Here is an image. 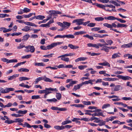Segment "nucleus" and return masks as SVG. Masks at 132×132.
<instances>
[{
    "mask_svg": "<svg viewBox=\"0 0 132 132\" xmlns=\"http://www.w3.org/2000/svg\"><path fill=\"white\" fill-rule=\"evenodd\" d=\"M110 86L112 87L111 90L112 92H116L122 89V87L120 85H115L113 83L111 84Z\"/></svg>",
    "mask_w": 132,
    "mask_h": 132,
    "instance_id": "1",
    "label": "nucleus"
},
{
    "mask_svg": "<svg viewBox=\"0 0 132 132\" xmlns=\"http://www.w3.org/2000/svg\"><path fill=\"white\" fill-rule=\"evenodd\" d=\"M53 91L57 92V90L56 88H45V90H39L38 91V93H39L40 94H42L43 93H45V94L46 93L50 91Z\"/></svg>",
    "mask_w": 132,
    "mask_h": 132,
    "instance_id": "2",
    "label": "nucleus"
},
{
    "mask_svg": "<svg viewBox=\"0 0 132 132\" xmlns=\"http://www.w3.org/2000/svg\"><path fill=\"white\" fill-rule=\"evenodd\" d=\"M63 42H57L56 43H53L50 45H48L47 46V50H50L53 47L57 46L58 45H60L62 44Z\"/></svg>",
    "mask_w": 132,
    "mask_h": 132,
    "instance_id": "3",
    "label": "nucleus"
},
{
    "mask_svg": "<svg viewBox=\"0 0 132 132\" xmlns=\"http://www.w3.org/2000/svg\"><path fill=\"white\" fill-rule=\"evenodd\" d=\"M85 19H77L73 20L72 21L73 23H76V24L78 25H80L82 24V22L84 21Z\"/></svg>",
    "mask_w": 132,
    "mask_h": 132,
    "instance_id": "4",
    "label": "nucleus"
},
{
    "mask_svg": "<svg viewBox=\"0 0 132 132\" xmlns=\"http://www.w3.org/2000/svg\"><path fill=\"white\" fill-rule=\"evenodd\" d=\"M116 76L118 78L121 79L123 80H129L131 78L130 77L127 76H123L121 75H118Z\"/></svg>",
    "mask_w": 132,
    "mask_h": 132,
    "instance_id": "5",
    "label": "nucleus"
},
{
    "mask_svg": "<svg viewBox=\"0 0 132 132\" xmlns=\"http://www.w3.org/2000/svg\"><path fill=\"white\" fill-rule=\"evenodd\" d=\"M25 48L27 49H29L30 52L32 53H34L35 50V48L33 45H28L26 46Z\"/></svg>",
    "mask_w": 132,
    "mask_h": 132,
    "instance_id": "6",
    "label": "nucleus"
},
{
    "mask_svg": "<svg viewBox=\"0 0 132 132\" xmlns=\"http://www.w3.org/2000/svg\"><path fill=\"white\" fill-rule=\"evenodd\" d=\"M95 80H89L88 81H86L84 82H82L81 83L82 86L84 85L88 84H90L91 85H93V82Z\"/></svg>",
    "mask_w": 132,
    "mask_h": 132,
    "instance_id": "7",
    "label": "nucleus"
},
{
    "mask_svg": "<svg viewBox=\"0 0 132 132\" xmlns=\"http://www.w3.org/2000/svg\"><path fill=\"white\" fill-rule=\"evenodd\" d=\"M88 58L86 57H79L75 60V62H77L79 61H84L87 60Z\"/></svg>",
    "mask_w": 132,
    "mask_h": 132,
    "instance_id": "8",
    "label": "nucleus"
},
{
    "mask_svg": "<svg viewBox=\"0 0 132 132\" xmlns=\"http://www.w3.org/2000/svg\"><path fill=\"white\" fill-rule=\"evenodd\" d=\"M82 86L81 83L78 84L74 86L73 88L72 89V90L73 91L76 90L77 89H79L80 87Z\"/></svg>",
    "mask_w": 132,
    "mask_h": 132,
    "instance_id": "9",
    "label": "nucleus"
},
{
    "mask_svg": "<svg viewBox=\"0 0 132 132\" xmlns=\"http://www.w3.org/2000/svg\"><path fill=\"white\" fill-rule=\"evenodd\" d=\"M104 18L105 20H115L117 19V18L112 16H109L108 17H105Z\"/></svg>",
    "mask_w": 132,
    "mask_h": 132,
    "instance_id": "10",
    "label": "nucleus"
},
{
    "mask_svg": "<svg viewBox=\"0 0 132 132\" xmlns=\"http://www.w3.org/2000/svg\"><path fill=\"white\" fill-rule=\"evenodd\" d=\"M103 80L105 81H114L117 80L118 79L117 78H105L103 79Z\"/></svg>",
    "mask_w": 132,
    "mask_h": 132,
    "instance_id": "11",
    "label": "nucleus"
},
{
    "mask_svg": "<svg viewBox=\"0 0 132 132\" xmlns=\"http://www.w3.org/2000/svg\"><path fill=\"white\" fill-rule=\"evenodd\" d=\"M99 65L104 66H108L109 67H110V64L108 62L105 61L104 62L101 63H99L98 64Z\"/></svg>",
    "mask_w": 132,
    "mask_h": 132,
    "instance_id": "12",
    "label": "nucleus"
},
{
    "mask_svg": "<svg viewBox=\"0 0 132 132\" xmlns=\"http://www.w3.org/2000/svg\"><path fill=\"white\" fill-rule=\"evenodd\" d=\"M101 116L103 117H104L105 116L104 115L102 112H99L98 113H95L92 114V116L94 117L95 116Z\"/></svg>",
    "mask_w": 132,
    "mask_h": 132,
    "instance_id": "13",
    "label": "nucleus"
},
{
    "mask_svg": "<svg viewBox=\"0 0 132 132\" xmlns=\"http://www.w3.org/2000/svg\"><path fill=\"white\" fill-rule=\"evenodd\" d=\"M120 55H121V54L119 53H114L112 55V58L113 59L118 57H120Z\"/></svg>",
    "mask_w": 132,
    "mask_h": 132,
    "instance_id": "14",
    "label": "nucleus"
},
{
    "mask_svg": "<svg viewBox=\"0 0 132 132\" xmlns=\"http://www.w3.org/2000/svg\"><path fill=\"white\" fill-rule=\"evenodd\" d=\"M68 47H70L71 49L76 50L79 48V47L77 46L73 45L71 44H68Z\"/></svg>",
    "mask_w": 132,
    "mask_h": 132,
    "instance_id": "15",
    "label": "nucleus"
},
{
    "mask_svg": "<svg viewBox=\"0 0 132 132\" xmlns=\"http://www.w3.org/2000/svg\"><path fill=\"white\" fill-rule=\"evenodd\" d=\"M19 74H15L14 75L12 76H10L9 78H8V80H11L15 78L16 77H18Z\"/></svg>",
    "mask_w": 132,
    "mask_h": 132,
    "instance_id": "16",
    "label": "nucleus"
},
{
    "mask_svg": "<svg viewBox=\"0 0 132 132\" xmlns=\"http://www.w3.org/2000/svg\"><path fill=\"white\" fill-rule=\"evenodd\" d=\"M95 122H100L101 123L100 124H98V125L100 126H102V125H105V122L104 121H103L102 120H98L96 121H94Z\"/></svg>",
    "mask_w": 132,
    "mask_h": 132,
    "instance_id": "17",
    "label": "nucleus"
},
{
    "mask_svg": "<svg viewBox=\"0 0 132 132\" xmlns=\"http://www.w3.org/2000/svg\"><path fill=\"white\" fill-rule=\"evenodd\" d=\"M43 80L45 82H53V81L49 78L46 77L45 76H44Z\"/></svg>",
    "mask_w": 132,
    "mask_h": 132,
    "instance_id": "18",
    "label": "nucleus"
},
{
    "mask_svg": "<svg viewBox=\"0 0 132 132\" xmlns=\"http://www.w3.org/2000/svg\"><path fill=\"white\" fill-rule=\"evenodd\" d=\"M109 48H110L109 47L105 46L102 47L101 50L104 51L106 52H108L109 51Z\"/></svg>",
    "mask_w": 132,
    "mask_h": 132,
    "instance_id": "19",
    "label": "nucleus"
},
{
    "mask_svg": "<svg viewBox=\"0 0 132 132\" xmlns=\"http://www.w3.org/2000/svg\"><path fill=\"white\" fill-rule=\"evenodd\" d=\"M64 38H75V36L73 35L69 34L64 35Z\"/></svg>",
    "mask_w": 132,
    "mask_h": 132,
    "instance_id": "20",
    "label": "nucleus"
},
{
    "mask_svg": "<svg viewBox=\"0 0 132 132\" xmlns=\"http://www.w3.org/2000/svg\"><path fill=\"white\" fill-rule=\"evenodd\" d=\"M34 64V65L35 66H45V64L43 63L42 62H35Z\"/></svg>",
    "mask_w": 132,
    "mask_h": 132,
    "instance_id": "21",
    "label": "nucleus"
},
{
    "mask_svg": "<svg viewBox=\"0 0 132 132\" xmlns=\"http://www.w3.org/2000/svg\"><path fill=\"white\" fill-rule=\"evenodd\" d=\"M122 48H130L131 47L130 43L127 44H125L122 45L121 46Z\"/></svg>",
    "mask_w": 132,
    "mask_h": 132,
    "instance_id": "22",
    "label": "nucleus"
},
{
    "mask_svg": "<svg viewBox=\"0 0 132 132\" xmlns=\"http://www.w3.org/2000/svg\"><path fill=\"white\" fill-rule=\"evenodd\" d=\"M30 79V78L24 77H22L19 78V80L20 81H22L25 80H28Z\"/></svg>",
    "mask_w": 132,
    "mask_h": 132,
    "instance_id": "23",
    "label": "nucleus"
},
{
    "mask_svg": "<svg viewBox=\"0 0 132 132\" xmlns=\"http://www.w3.org/2000/svg\"><path fill=\"white\" fill-rule=\"evenodd\" d=\"M45 18V17L44 16L42 15H39L37 16H36V19H37L42 20Z\"/></svg>",
    "mask_w": 132,
    "mask_h": 132,
    "instance_id": "24",
    "label": "nucleus"
},
{
    "mask_svg": "<svg viewBox=\"0 0 132 132\" xmlns=\"http://www.w3.org/2000/svg\"><path fill=\"white\" fill-rule=\"evenodd\" d=\"M30 37V35L28 34H27L24 36L23 37V38L22 40L25 41L27 40L29 37Z\"/></svg>",
    "mask_w": 132,
    "mask_h": 132,
    "instance_id": "25",
    "label": "nucleus"
},
{
    "mask_svg": "<svg viewBox=\"0 0 132 132\" xmlns=\"http://www.w3.org/2000/svg\"><path fill=\"white\" fill-rule=\"evenodd\" d=\"M96 5L98 7L105 10V5H103L102 4L96 3Z\"/></svg>",
    "mask_w": 132,
    "mask_h": 132,
    "instance_id": "26",
    "label": "nucleus"
},
{
    "mask_svg": "<svg viewBox=\"0 0 132 132\" xmlns=\"http://www.w3.org/2000/svg\"><path fill=\"white\" fill-rule=\"evenodd\" d=\"M80 120V119L77 118H73L72 120V121L73 122H75L76 123H80V121H78V120Z\"/></svg>",
    "mask_w": 132,
    "mask_h": 132,
    "instance_id": "27",
    "label": "nucleus"
},
{
    "mask_svg": "<svg viewBox=\"0 0 132 132\" xmlns=\"http://www.w3.org/2000/svg\"><path fill=\"white\" fill-rule=\"evenodd\" d=\"M27 110H25L24 111H22L19 110L17 112V113L19 114H26L27 112Z\"/></svg>",
    "mask_w": 132,
    "mask_h": 132,
    "instance_id": "28",
    "label": "nucleus"
},
{
    "mask_svg": "<svg viewBox=\"0 0 132 132\" xmlns=\"http://www.w3.org/2000/svg\"><path fill=\"white\" fill-rule=\"evenodd\" d=\"M18 71L19 72H29V69L24 68H21L18 70Z\"/></svg>",
    "mask_w": 132,
    "mask_h": 132,
    "instance_id": "29",
    "label": "nucleus"
},
{
    "mask_svg": "<svg viewBox=\"0 0 132 132\" xmlns=\"http://www.w3.org/2000/svg\"><path fill=\"white\" fill-rule=\"evenodd\" d=\"M30 27L28 26H26L24 28L22 29V30L23 31L25 32H27L30 29Z\"/></svg>",
    "mask_w": 132,
    "mask_h": 132,
    "instance_id": "30",
    "label": "nucleus"
},
{
    "mask_svg": "<svg viewBox=\"0 0 132 132\" xmlns=\"http://www.w3.org/2000/svg\"><path fill=\"white\" fill-rule=\"evenodd\" d=\"M75 55V53H69V54H63V55L64 56V57H65L68 56H71L73 55Z\"/></svg>",
    "mask_w": 132,
    "mask_h": 132,
    "instance_id": "31",
    "label": "nucleus"
},
{
    "mask_svg": "<svg viewBox=\"0 0 132 132\" xmlns=\"http://www.w3.org/2000/svg\"><path fill=\"white\" fill-rule=\"evenodd\" d=\"M104 18H103L102 17H98L95 18L94 19L95 21H103L104 20Z\"/></svg>",
    "mask_w": 132,
    "mask_h": 132,
    "instance_id": "32",
    "label": "nucleus"
},
{
    "mask_svg": "<svg viewBox=\"0 0 132 132\" xmlns=\"http://www.w3.org/2000/svg\"><path fill=\"white\" fill-rule=\"evenodd\" d=\"M31 127H33L34 128H36L38 127H39V128L41 130H43V127L41 125H39L38 126L36 125H33L31 126Z\"/></svg>",
    "mask_w": 132,
    "mask_h": 132,
    "instance_id": "33",
    "label": "nucleus"
},
{
    "mask_svg": "<svg viewBox=\"0 0 132 132\" xmlns=\"http://www.w3.org/2000/svg\"><path fill=\"white\" fill-rule=\"evenodd\" d=\"M43 77H39L37 78L36 79V80L35 81V84H37L40 81L43 80Z\"/></svg>",
    "mask_w": 132,
    "mask_h": 132,
    "instance_id": "34",
    "label": "nucleus"
},
{
    "mask_svg": "<svg viewBox=\"0 0 132 132\" xmlns=\"http://www.w3.org/2000/svg\"><path fill=\"white\" fill-rule=\"evenodd\" d=\"M31 126L30 125L29 123L27 122H24L23 124V127H27L28 128H30L31 127Z\"/></svg>",
    "mask_w": 132,
    "mask_h": 132,
    "instance_id": "35",
    "label": "nucleus"
},
{
    "mask_svg": "<svg viewBox=\"0 0 132 132\" xmlns=\"http://www.w3.org/2000/svg\"><path fill=\"white\" fill-rule=\"evenodd\" d=\"M127 26L126 24H122L120 23H118V28L119 27H126Z\"/></svg>",
    "mask_w": 132,
    "mask_h": 132,
    "instance_id": "36",
    "label": "nucleus"
},
{
    "mask_svg": "<svg viewBox=\"0 0 132 132\" xmlns=\"http://www.w3.org/2000/svg\"><path fill=\"white\" fill-rule=\"evenodd\" d=\"M23 120L21 118H16L15 119V121H14V122H22L23 121Z\"/></svg>",
    "mask_w": 132,
    "mask_h": 132,
    "instance_id": "37",
    "label": "nucleus"
},
{
    "mask_svg": "<svg viewBox=\"0 0 132 132\" xmlns=\"http://www.w3.org/2000/svg\"><path fill=\"white\" fill-rule=\"evenodd\" d=\"M56 97L57 100H60L61 98V95L60 93H56Z\"/></svg>",
    "mask_w": 132,
    "mask_h": 132,
    "instance_id": "38",
    "label": "nucleus"
},
{
    "mask_svg": "<svg viewBox=\"0 0 132 132\" xmlns=\"http://www.w3.org/2000/svg\"><path fill=\"white\" fill-rule=\"evenodd\" d=\"M110 105L109 104H103L102 107V109L106 108L108 107H110Z\"/></svg>",
    "mask_w": 132,
    "mask_h": 132,
    "instance_id": "39",
    "label": "nucleus"
},
{
    "mask_svg": "<svg viewBox=\"0 0 132 132\" xmlns=\"http://www.w3.org/2000/svg\"><path fill=\"white\" fill-rule=\"evenodd\" d=\"M103 26L108 28H110L111 29V24H109L108 23H105L103 24Z\"/></svg>",
    "mask_w": 132,
    "mask_h": 132,
    "instance_id": "40",
    "label": "nucleus"
},
{
    "mask_svg": "<svg viewBox=\"0 0 132 132\" xmlns=\"http://www.w3.org/2000/svg\"><path fill=\"white\" fill-rule=\"evenodd\" d=\"M24 13H27L30 11V10L27 7L24 8L22 10Z\"/></svg>",
    "mask_w": 132,
    "mask_h": 132,
    "instance_id": "41",
    "label": "nucleus"
},
{
    "mask_svg": "<svg viewBox=\"0 0 132 132\" xmlns=\"http://www.w3.org/2000/svg\"><path fill=\"white\" fill-rule=\"evenodd\" d=\"M101 29V28L99 27H94L92 28L91 30L92 31H97L100 30Z\"/></svg>",
    "mask_w": 132,
    "mask_h": 132,
    "instance_id": "42",
    "label": "nucleus"
},
{
    "mask_svg": "<svg viewBox=\"0 0 132 132\" xmlns=\"http://www.w3.org/2000/svg\"><path fill=\"white\" fill-rule=\"evenodd\" d=\"M63 24H64V25L66 26V27H68V28L70 26L71 23H70L67 22H63Z\"/></svg>",
    "mask_w": 132,
    "mask_h": 132,
    "instance_id": "43",
    "label": "nucleus"
},
{
    "mask_svg": "<svg viewBox=\"0 0 132 132\" xmlns=\"http://www.w3.org/2000/svg\"><path fill=\"white\" fill-rule=\"evenodd\" d=\"M78 82L77 81H73L72 80L70 82L69 84L71 86H72L73 85L76 84Z\"/></svg>",
    "mask_w": 132,
    "mask_h": 132,
    "instance_id": "44",
    "label": "nucleus"
},
{
    "mask_svg": "<svg viewBox=\"0 0 132 132\" xmlns=\"http://www.w3.org/2000/svg\"><path fill=\"white\" fill-rule=\"evenodd\" d=\"M31 54L27 55H26L23 56L21 58L22 59H27L30 58L31 57Z\"/></svg>",
    "mask_w": 132,
    "mask_h": 132,
    "instance_id": "45",
    "label": "nucleus"
},
{
    "mask_svg": "<svg viewBox=\"0 0 132 132\" xmlns=\"http://www.w3.org/2000/svg\"><path fill=\"white\" fill-rule=\"evenodd\" d=\"M40 97L38 95L32 96L31 97V99L33 100L35 99H38L40 98Z\"/></svg>",
    "mask_w": 132,
    "mask_h": 132,
    "instance_id": "46",
    "label": "nucleus"
},
{
    "mask_svg": "<svg viewBox=\"0 0 132 132\" xmlns=\"http://www.w3.org/2000/svg\"><path fill=\"white\" fill-rule=\"evenodd\" d=\"M115 23H117V22H114V23H112V24H111V28H113V27H114V28H118V24L117 25L116 24H115Z\"/></svg>",
    "mask_w": 132,
    "mask_h": 132,
    "instance_id": "47",
    "label": "nucleus"
},
{
    "mask_svg": "<svg viewBox=\"0 0 132 132\" xmlns=\"http://www.w3.org/2000/svg\"><path fill=\"white\" fill-rule=\"evenodd\" d=\"M87 67V66L86 65H81L79 66L78 67V68L79 69L81 70H82L84 69L85 68H86Z\"/></svg>",
    "mask_w": 132,
    "mask_h": 132,
    "instance_id": "48",
    "label": "nucleus"
},
{
    "mask_svg": "<svg viewBox=\"0 0 132 132\" xmlns=\"http://www.w3.org/2000/svg\"><path fill=\"white\" fill-rule=\"evenodd\" d=\"M61 60L66 62H68L69 61V58L67 57H65L63 58H61Z\"/></svg>",
    "mask_w": 132,
    "mask_h": 132,
    "instance_id": "49",
    "label": "nucleus"
},
{
    "mask_svg": "<svg viewBox=\"0 0 132 132\" xmlns=\"http://www.w3.org/2000/svg\"><path fill=\"white\" fill-rule=\"evenodd\" d=\"M82 102L84 104L86 105H90L91 104L90 102L89 101H83Z\"/></svg>",
    "mask_w": 132,
    "mask_h": 132,
    "instance_id": "50",
    "label": "nucleus"
},
{
    "mask_svg": "<svg viewBox=\"0 0 132 132\" xmlns=\"http://www.w3.org/2000/svg\"><path fill=\"white\" fill-rule=\"evenodd\" d=\"M14 122V121L12 120H6L5 121V123H7L9 124H11Z\"/></svg>",
    "mask_w": 132,
    "mask_h": 132,
    "instance_id": "51",
    "label": "nucleus"
},
{
    "mask_svg": "<svg viewBox=\"0 0 132 132\" xmlns=\"http://www.w3.org/2000/svg\"><path fill=\"white\" fill-rule=\"evenodd\" d=\"M96 25V23H91L88 24L87 26L90 27H94Z\"/></svg>",
    "mask_w": 132,
    "mask_h": 132,
    "instance_id": "52",
    "label": "nucleus"
},
{
    "mask_svg": "<svg viewBox=\"0 0 132 132\" xmlns=\"http://www.w3.org/2000/svg\"><path fill=\"white\" fill-rule=\"evenodd\" d=\"M12 105V104L11 103H9L7 104L4 105L3 108H5V107H11Z\"/></svg>",
    "mask_w": 132,
    "mask_h": 132,
    "instance_id": "53",
    "label": "nucleus"
},
{
    "mask_svg": "<svg viewBox=\"0 0 132 132\" xmlns=\"http://www.w3.org/2000/svg\"><path fill=\"white\" fill-rule=\"evenodd\" d=\"M54 55V53H51L50 54L44 55L43 56L45 57L49 58L52 57V56Z\"/></svg>",
    "mask_w": 132,
    "mask_h": 132,
    "instance_id": "54",
    "label": "nucleus"
},
{
    "mask_svg": "<svg viewBox=\"0 0 132 132\" xmlns=\"http://www.w3.org/2000/svg\"><path fill=\"white\" fill-rule=\"evenodd\" d=\"M18 61L16 59L9 60L8 63H10L17 62Z\"/></svg>",
    "mask_w": 132,
    "mask_h": 132,
    "instance_id": "55",
    "label": "nucleus"
},
{
    "mask_svg": "<svg viewBox=\"0 0 132 132\" xmlns=\"http://www.w3.org/2000/svg\"><path fill=\"white\" fill-rule=\"evenodd\" d=\"M11 115L12 116L15 117L16 118L20 117L22 116V115H21L19 114H16L15 113L12 114H11Z\"/></svg>",
    "mask_w": 132,
    "mask_h": 132,
    "instance_id": "56",
    "label": "nucleus"
},
{
    "mask_svg": "<svg viewBox=\"0 0 132 132\" xmlns=\"http://www.w3.org/2000/svg\"><path fill=\"white\" fill-rule=\"evenodd\" d=\"M47 101L49 102H56L57 101V100L55 98H53L51 99H47Z\"/></svg>",
    "mask_w": 132,
    "mask_h": 132,
    "instance_id": "57",
    "label": "nucleus"
},
{
    "mask_svg": "<svg viewBox=\"0 0 132 132\" xmlns=\"http://www.w3.org/2000/svg\"><path fill=\"white\" fill-rule=\"evenodd\" d=\"M64 38V35H58L54 37V39L57 38Z\"/></svg>",
    "mask_w": 132,
    "mask_h": 132,
    "instance_id": "58",
    "label": "nucleus"
},
{
    "mask_svg": "<svg viewBox=\"0 0 132 132\" xmlns=\"http://www.w3.org/2000/svg\"><path fill=\"white\" fill-rule=\"evenodd\" d=\"M122 99L125 101L129 100H132V98L130 97H124L122 98Z\"/></svg>",
    "mask_w": 132,
    "mask_h": 132,
    "instance_id": "59",
    "label": "nucleus"
},
{
    "mask_svg": "<svg viewBox=\"0 0 132 132\" xmlns=\"http://www.w3.org/2000/svg\"><path fill=\"white\" fill-rule=\"evenodd\" d=\"M50 26H49L47 23L45 24H41L40 25L39 27H49Z\"/></svg>",
    "mask_w": 132,
    "mask_h": 132,
    "instance_id": "60",
    "label": "nucleus"
},
{
    "mask_svg": "<svg viewBox=\"0 0 132 132\" xmlns=\"http://www.w3.org/2000/svg\"><path fill=\"white\" fill-rule=\"evenodd\" d=\"M25 45H21V44H20L19 45V46L17 47V48L18 49H20L21 48H23L24 47L25 48Z\"/></svg>",
    "mask_w": 132,
    "mask_h": 132,
    "instance_id": "61",
    "label": "nucleus"
},
{
    "mask_svg": "<svg viewBox=\"0 0 132 132\" xmlns=\"http://www.w3.org/2000/svg\"><path fill=\"white\" fill-rule=\"evenodd\" d=\"M116 20L121 23H125L126 22V21L122 20L121 19L117 18Z\"/></svg>",
    "mask_w": 132,
    "mask_h": 132,
    "instance_id": "62",
    "label": "nucleus"
},
{
    "mask_svg": "<svg viewBox=\"0 0 132 132\" xmlns=\"http://www.w3.org/2000/svg\"><path fill=\"white\" fill-rule=\"evenodd\" d=\"M2 61L5 62H6L7 63H8L9 60L6 58H4L1 59Z\"/></svg>",
    "mask_w": 132,
    "mask_h": 132,
    "instance_id": "63",
    "label": "nucleus"
},
{
    "mask_svg": "<svg viewBox=\"0 0 132 132\" xmlns=\"http://www.w3.org/2000/svg\"><path fill=\"white\" fill-rule=\"evenodd\" d=\"M21 34V32H18V33H16V32H15L13 33L12 34H11V35L12 36H19Z\"/></svg>",
    "mask_w": 132,
    "mask_h": 132,
    "instance_id": "64",
    "label": "nucleus"
}]
</instances>
